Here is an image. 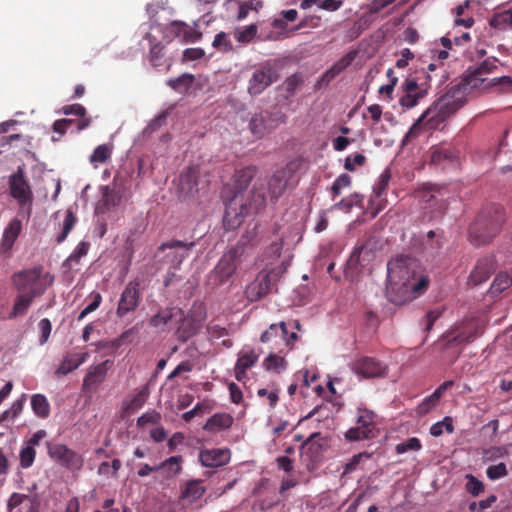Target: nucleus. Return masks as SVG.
I'll return each mask as SVG.
<instances>
[{
	"label": "nucleus",
	"mask_w": 512,
	"mask_h": 512,
	"mask_svg": "<svg viewBox=\"0 0 512 512\" xmlns=\"http://www.w3.org/2000/svg\"><path fill=\"white\" fill-rule=\"evenodd\" d=\"M119 196L114 193L109 187H105L103 189V196L101 201L96 207V212L104 213L106 210H109L111 207H115L119 203Z\"/></svg>",
	"instance_id": "nucleus-35"
},
{
	"label": "nucleus",
	"mask_w": 512,
	"mask_h": 512,
	"mask_svg": "<svg viewBox=\"0 0 512 512\" xmlns=\"http://www.w3.org/2000/svg\"><path fill=\"white\" fill-rule=\"evenodd\" d=\"M31 406L34 413L40 417L45 418L49 415L50 406L47 398L41 394H35L31 398Z\"/></svg>",
	"instance_id": "nucleus-38"
},
{
	"label": "nucleus",
	"mask_w": 512,
	"mask_h": 512,
	"mask_svg": "<svg viewBox=\"0 0 512 512\" xmlns=\"http://www.w3.org/2000/svg\"><path fill=\"white\" fill-rule=\"evenodd\" d=\"M390 177V172L387 169L381 173L378 182L374 186V193L376 194V196L380 197L384 193V191L387 188Z\"/></svg>",
	"instance_id": "nucleus-58"
},
{
	"label": "nucleus",
	"mask_w": 512,
	"mask_h": 512,
	"mask_svg": "<svg viewBox=\"0 0 512 512\" xmlns=\"http://www.w3.org/2000/svg\"><path fill=\"white\" fill-rule=\"evenodd\" d=\"M365 162V157L362 154L356 153L350 155L345 159L344 167L346 170L353 171L355 166L362 165Z\"/></svg>",
	"instance_id": "nucleus-62"
},
{
	"label": "nucleus",
	"mask_w": 512,
	"mask_h": 512,
	"mask_svg": "<svg viewBox=\"0 0 512 512\" xmlns=\"http://www.w3.org/2000/svg\"><path fill=\"white\" fill-rule=\"evenodd\" d=\"M444 429L448 433H452L454 430L452 418L451 417H445L442 421H439L437 423H434L430 428V434L434 437L441 436L444 432Z\"/></svg>",
	"instance_id": "nucleus-49"
},
{
	"label": "nucleus",
	"mask_w": 512,
	"mask_h": 512,
	"mask_svg": "<svg viewBox=\"0 0 512 512\" xmlns=\"http://www.w3.org/2000/svg\"><path fill=\"white\" fill-rule=\"evenodd\" d=\"M250 130L254 136L261 138L266 133V125L262 115H254L249 123Z\"/></svg>",
	"instance_id": "nucleus-51"
},
{
	"label": "nucleus",
	"mask_w": 512,
	"mask_h": 512,
	"mask_svg": "<svg viewBox=\"0 0 512 512\" xmlns=\"http://www.w3.org/2000/svg\"><path fill=\"white\" fill-rule=\"evenodd\" d=\"M261 6H262L261 2H257L255 5L252 3H248V2L241 3L238 8L237 20H239V21L244 20L248 16V14L251 10L257 11L258 8Z\"/></svg>",
	"instance_id": "nucleus-61"
},
{
	"label": "nucleus",
	"mask_w": 512,
	"mask_h": 512,
	"mask_svg": "<svg viewBox=\"0 0 512 512\" xmlns=\"http://www.w3.org/2000/svg\"><path fill=\"white\" fill-rule=\"evenodd\" d=\"M241 256L242 249L239 247H233L223 254L212 272L216 283H225L233 276L241 263Z\"/></svg>",
	"instance_id": "nucleus-10"
},
{
	"label": "nucleus",
	"mask_w": 512,
	"mask_h": 512,
	"mask_svg": "<svg viewBox=\"0 0 512 512\" xmlns=\"http://www.w3.org/2000/svg\"><path fill=\"white\" fill-rule=\"evenodd\" d=\"M294 168L291 165H286L277 169L270 179L264 184L263 192L267 199L271 201L279 198L283 193L293 185Z\"/></svg>",
	"instance_id": "nucleus-8"
},
{
	"label": "nucleus",
	"mask_w": 512,
	"mask_h": 512,
	"mask_svg": "<svg viewBox=\"0 0 512 512\" xmlns=\"http://www.w3.org/2000/svg\"><path fill=\"white\" fill-rule=\"evenodd\" d=\"M374 436L375 432H373L372 428H363L361 426L350 428L345 434V437L350 441L369 439Z\"/></svg>",
	"instance_id": "nucleus-45"
},
{
	"label": "nucleus",
	"mask_w": 512,
	"mask_h": 512,
	"mask_svg": "<svg viewBox=\"0 0 512 512\" xmlns=\"http://www.w3.org/2000/svg\"><path fill=\"white\" fill-rule=\"evenodd\" d=\"M209 411L208 407L203 405V404H197L193 409L185 412L183 415H182V418L186 421V422H189L193 419L194 416L196 415H204L206 414L207 412Z\"/></svg>",
	"instance_id": "nucleus-63"
},
{
	"label": "nucleus",
	"mask_w": 512,
	"mask_h": 512,
	"mask_svg": "<svg viewBox=\"0 0 512 512\" xmlns=\"http://www.w3.org/2000/svg\"><path fill=\"white\" fill-rule=\"evenodd\" d=\"M38 495L13 493L7 501V512H38Z\"/></svg>",
	"instance_id": "nucleus-17"
},
{
	"label": "nucleus",
	"mask_w": 512,
	"mask_h": 512,
	"mask_svg": "<svg viewBox=\"0 0 512 512\" xmlns=\"http://www.w3.org/2000/svg\"><path fill=\"white\" fill-rule=\"evenodd\" d=\"M508 455V449L504 446L492 447L484 452V457L487 461H494L499 458H505Z\"/></svg>",
	"instance_id": "nucleus-55"
},
{
	"label": "nucleus",
	"mask_w": 512,
	"mask_h": 512,
	"mask_svg": "<svg viewBox=\"0 0 512 512\" xmlns=\"http://www.w3.org/2000/svg\"><path fill=\"white\" fill-rule=\"evenodd\" d=\"M258 354L252 348H243L239 354L235 365V377L242 381L246 376V371L255 365L258 361Z\"/></svg>",
	"instance_id": "nucleus-21"
},
{
	"label": "nucleus",
	"mask_w": 512,
	"mask_h": 512,
	"mask_svg": "<svg viewBox=\"0 0 512 512\" xmlns=\"http://www.w3.org/2000/svg\"><path fill=\"white\" fill-rule=\"evenodd\" d=\"M47 451L54 462L70 471H79L83 467L82 456L64 444L47 442Z\"/></svg>",
	"instance_id": "nucleus-9"
},
{
	"label": "nucleus",
	"mask_w": 512,
	"mask_h": 512,
	"mask_svg": "<svg viewBox=\"0 0 512 512\" xmlns=\"http://www.w3.org/2000/svg\"><path fill=\"white\" fill-rule=\"evenodd\" d=\"M496 501V497L491 495L487 499L481 500L479 502H472L469 504V510L471 511H484L489 508Z\"/></svg>",
	"instance_id": "nucleus-64"
},
{
	"label": "nucleus",
	"mask_w": 512,
	"mask_h": 512,
	"mask_svg": "<svg viewBox=\"0 0 512 512\" xmlns=\"http://www.w3.org/2000/svg\"><path fill=\"white\" fill-rule=\"evenodd\" d=\"M492 209L493 216L489 212H484L479 221L470 228L469 238L476 245L490 241L503 221V208L493 206Z\"/></svg>",
	"instance_id": "nucleus-5"
},
{
	"label": "nucleus",
	"mask_w": 512,
	"mask_h": 512,
	"mask_svg": "<svg viewBox=\"0 0 512 512\" xmlns=\"http://www.w3.org/2000/svg\"><path fill=\"white\" fill-rule=\"evenodd\" d=\"M287 333V323L280 322L279 324H271L269 329L261 334L260 340L263 343L269 342L272 337L278 336L285 337Z\"/></svg>",
	"instance_id": "nucleus-44"
},
{
	"label": "nucleus",
	"mask_w": 512,
	"mask_h": 512,
	"mask_svg": "<svg viewBox=\"0 0 512 512\" xmlns=\"http://www.w3.org/2000/svg\"><path fill=\"white\" fill-rule=\"evenodd\" d=\"M415 198L424 209H430L437 201V192L431 185H425L415 193Z\"/></svg>",
	"instance_id": "nucleus-31"
},
{
	"label": "nucleus",
	"mask_w": 512,
	"mask_h": 512,
	"mask_svg": "<svg viewBox=\"0 0 512 512\" xmlns=\"http://www.w3.org/2000/svg\"><path fill=\"white\" fill-rule=\"evenodd\" d=\"M193 242L184 243L177 240L168 241L159 247V251L165 253V262L172 268L177 269L182 261L189 255Z\"/></svg>",
	"instance_id": "nucleus-13"
},
{
	"label": "nucleus",
	"mask_w": 512,
	"mask_h": 512,
	"mask_svg": "<svg viewBox=\"0 0 512 512\" xmlns=\"http://www.w3.org/2000/svg\"><path fill=\"white\" fill-rule=\"evenodd\" d=\"M18 294L15 298V302L13 305V309L11 312L12 317H17L19 315H23L26 313L30 305L32 304L33 300L36 295H33L31 293L23 292V291H17Z\"/></svg>",
	"instance_id": "nucleus-30"
},
{
	"label": "nucleus",
	"mask_w": 512,
	"mask_h": 512,
	"mask_svg": "<svg viewBox=\"0 0 512 512\" xmlns=\"http://www.w3.org/2000/svg\"><path fill=\"white\" fill-rule=\"evenodd\" d=\"M277 80V74L268 63L256 69L248 81L247 90L252 96L261 94Z\"/></svg>",
	"instance_id": "nucleus-11"
},
{
	"label": "nucleus",
	"mask_w": 512,
	"mask_h": 512,
	"mask_svg": "<svg viewBox=\"0 0 512 512\" xmlns=\"http://www.w3.org/2000/svg\"><path fill=\"white\" fill-rule=\"evenodd\" d=\"M182 457L172 456L162 462L159 467L167 471V476H175L181 470Z\"/></svg>",
	"instance_id": "nucleus-47"
},
{
	"label": "nucleus",
	"mask_w": 512,
	"mask_h": 512,
	"mask_svg": "<svg viewBox=\"0 0 512 512\" xmlns=\"http://www.w3.org/2000/svg\"><path fill=\"white\" fill-rule=\"evenodd\" d=\"M483 331V324L479 320L466 322L454 337L458 343H469L477 338Z\"/></svg>",
	"instance_id": "nucleus-27"
},
{
	"label": "nucleus",
	"mask_w": 512,
	"mask_h": 512,
	"mask_svg": "<svg viewBox=\"0 0 512 512\" xmlns=\"http://www.w3.org/2000/svg\"><path fill=\"white\" fill-rule=\"evenodd\" d=\"M286 270L287 267L281 264L268 272H260L256 279L246 287L245 294L247 299L254 302L268 294L271 291L272 285L282 277Z\"/></svg>",
	"instance_id": "nucleus-6"
},
{
	"label": "nucleus",
	"mask_w": 512,
	"mask_h": 512,
	"mask_svg": "<svg viewBox=\"0 0 512 512\" xmlns=\"http://www.w3.org/2000/svg\"><path fill=\"white\" fill-rule=\"evenodd\" d=\"M495 270V263L492 257H485L479 260L470 273L468 284L471 286L485 282Z\"/></svg>",
	"instance_id": "nucleus-20"
},
{
	"label": "nucleus",
	"mask_w": 512,
	"mask_h": 512,
	"mask_svg": "<svg viewBox=\"0 0 512 512\" xmlns=\"http://www.w3.org/2000/svg\"><path fill=\"white\" fill-rule=\"evenodd\" d=\"M204 316L205 315H204L203 307L201 305L195 306L193 308L192 313L189 314L187 316V318H185L183 320L184 324L187 323L190 325V322L192 323L189 330L183 332L185 337H189L195 333V331L200 327L202 321L204 320Z\"/></svg>",
	"instance_id": "nucleus-32"
},
{
	"label": "nucleus",
	"mask_w": 512,
	"mask_h": 512,
	"mask_svg": "<svg viewBox=\"0 0 512 512\" xmlns=\"http://www.w3.org/2000/svg\"><path fill=\"white\" fill-rule=\"evenodd\" d=\"M9 187L12 197L20 206V213L27 218L31 215L32 210V191L30 185L24 178L23 169L18 168L17 172L10 176Z\"/></svg>",
	"instance_id": "nucleus-7"
},
{
	"label": "nucleus",
	"mask_w": 512,
	"mask_h": 512,
	"mask_svg": "<svg viewBox=\"0 0 512 512\" xmlns=\"http://www.w3.org/2000/svg\"><path fill=\"white\" fill-rule=\"evenodd\" d=\"M212 46L223 53H227L233 50L232 41L229 35L225 32H219L215 35Z\"/></svg>",
	"instance_id": "nucleus-46"
},
{
	"label": "nucleus",
	"mask_w": 512,
	"mask_h": 512,
	"mask_svg": "<svg viewBox=\"0 0 512 512\" xmlns=\"http://www.w3.org/2000/svg\"><path fill=\"white\" fill-rule=\"evenodd\" d=\"M421 448L420 440L416 437H412L405 442L396 445V452L398 454H404L408 451H418Z\"/></svg>",
	"instance_id": "nucleus-53"
},
{
	"label": "nucleus",
	"mask_w": 512,
	"mask_h": 512,
	"mask_svg": "<svg viewBox=\"0 0 512 512\" xmlns=\"http://www.w3.org/2000/svg\"><path fill=\"white\" fill-rule=\"evenodd\" d=\"M255 175L253 167H246L237 172L235 176L236 191L226 204L223 223L226 229L238 228L244 218L253 210H258L267 203V197L263 192V182H255L252 189L248 190Z\"/></svg>",
	"instance_id": "nucleus-1"
},
{
	"label": "nucleus",
	"mask_w": 512,
	"mask_h": 512,
	"mask_svg": "<svg viewBox=\"0 0 512 512\" xmlns=\"http://www.w3.org/2000/svg\"><path fill=\"white\" fill-rule=\"evenodd\" d=\"M76 222H77L76 216L73 214V212L71 210H67L64 220H63V223H62V231L56 237V241L58 243L63 242L67 238V236L69 235V233L75 226Z\"/></svg>",
	"instance_id": "nucleus-42"
},
{
	"label": "nucleus",
	"mask_w": 512,
	"mask_h": 512,
	"mask_svg": "<svg viewBox=\"0 0 512 512\" xmlns=\"http://www.w3.org/2000/svg\"><path fill=\"white\" fill-rule=\"evenodd\" d=\"M112 150L113 146L109 144H101L97 146L89 157L90 163L94 165V167H97L98 164L104 163L111 157Z\"/></svg>",
	"instance_id": "nucleus-36"
},
{
	"label": "nucleus",
	"mask_w": 512,
	"mask_h": 512,
	"mask_svg": "<svg viewBox=\"0 0 512 512\" xmlns=\"http://www.w3.org/2000/svg\"><path fill=\"white\" fill-rule=\"evenodd\" d=\"M36 456V451L31 446H28L24 443L22 449L20 450V466L24 469L32 466Z\"/></svg>",
	"instance_id": "nucleus-50"
},
{
	"label": "nucleus",
	"mask_w": 512,
	"mask_h": 512,
	"mask_svg": "<svg viewBox=\"0 0 512 512\" xmlns=\"http://www.w3.org/2000/svg\"><path fill=\"white\" fill-rule=\"evenodd\" d=\"M351 184V178L347 174H341L336 178L332 185V193L334 196H337L340 194L341 190L343 188L349 187Z\"/></svg>",
	"instance_id": "nucleus-57"
},
{
	"label": "nucleus",
	"mask_w": 512,
	"mask_h": 512,
	"mask_svg": "<svg viewBox=\"0 0 512 512\" xmlns=\"http://www.w3.org/2000/svg\"><path fill=\"white\" fill-rule=\"evenodd\" d=\"M139 301V283L131 281L126 285L125 289L121 293L116 314L119 317H124L138 307Z\"/></svg>",
	"instance_id": "nucleus-15"
},
{
	"label": "nucleus",
	"mask_w": 512,
	"mask_h": 512,
	"mask_svg": "<svg viewBox=\"0 0 512 512\" xmlns=\"http://www.w3.org/2000/svg\"><path fill=\"white\" fill-rule=\"evenodd\" d=\"M53 276L44 273L41 267L21 271L13 276V283L17 291L31 293L36 296L42 295L53 283Z\"/></svg>",
	"instance_id": "nucleus-4"
},
{
	"label": "nucleus",
	"mask_w": 512,
	"mask_h": 512,
	"mask_svg": "<svg viewBox=\"0 0 512 512\" xmlns=\"http://www.w3.org/2000/svg\"><path fill=\"white\" fill-rule=\"evenodd\" d=\"M110 361L106 360L102 363L89 367L82 383V390L85 393L94 392L97 387L105 380Z\"/></svg>",
	"instance_id": "nucleus-18"
},
{
	"label": "nucleus",
	"mask_w": 512,
	"mask_h": 512,
	"mask_svg": "<svg viewBox=\"0 0 512 512\" xmlns=\"http://www.w3.org/2000/svg\"><path fill=\"white\" fill-rule=\"evenodd\" d=\"M351 370L362 378L378 377L384 374L386 366L371 357H362L350 363Z\"/></svg>",
	"instance_id": "nucleus-16"
},
{
	"label": "nucleus",
	"mask_w": 512,
	"mask_h": 512,
	"mask_svg": "<svg viewBox=\"0 0 512 512\" xmlns=\"http://www.w3.org/2000/svg\"><path fill=\"white\" fill-rule=\"evenodd\" d=\"M233 421V417L229 413H215L206 421L203 429L210 433H218L229 429Z\"/></svg>",
	"instance_id": "nucleus-24"
},
{
	"label": "nucleus",
	"mask_w": 512,
	"mask_h": 512,
	"mask_svg": "<svg viewBox=\"0 0 512 512\" xmlns=\"http://www.w3.org/2000/svg\"><path fill=\"white\" fill-rule=\"evenodd\" d=\"M205 487L199 480H192L187 483L185 489L182 491L180 501L183 506L192 505L205 493Z\"/></svg>",
	"instance_id": "nucleus-26"
},
{
	"label": "nucleus",
	"mask_w": 512,
	"mask_h": 512,
	"mask_svg": "<svg viewBox=\"0 0 512 512\" xmlns=\"http://www.w3.org/2000/svg\"><path fill=\"white\" fill-rule=\"evenodd\" d=\"M466 489L473 496L479 495L483 489V483L476 479L473 475H467Z\"/></svg>",
	"instance_id": "nucleus-59"
},
{
	"label": "nucleus",
	"mask_w": 512,
	"mask_h": 512,
	"mask_svg": "<svg viewBox=\"0 0 512 512\" xmlns=\"http://www.w3.org/2000/svg\"><path fill=\"white\" fill-rule=\"evenodd\" d=\"M206 171L200 165H193L184 170L179 177V190L185 195H191L198 191L200 184L206 183Z\"/></svg>",
	"instance_id": "nucleus-12"
},
{
	"label": "nucleus",
	"mask_w": 512,
	"mask_h": 512,
	"mask_svg": "<svg viewBox=\"0 0 512 512\" xmlns=\"http://www.w3.org/2000/svg\"><path fill=\"white\" fill-rule=\"evenodd\" d=\"M264 366L267 370L278 371L284 368V359L280 356L271 354L265 359Z\"/></svg>",
	"instance_id": "nucleus-60"
},
{
	"label": "nucleus",
	"mask_w": 512,
	"mask_h": 512,
	"mask_svg": "<svg viewBox=\"0 0 512 512\" xmlns=\"http://www.w3.org/2000/svg\"><path fill=\"white\" fill-rule=\"evenodd\" d=\"M511 284L512 278L507 273L501 272L495 277L489 290L490 294L498 295L505 289L509 288Z\"/></svg>",
	"instance_id": "nucleus-40"
},
{
	"label": "nucleus",
	"mask_w": 512,
	"mask_h": 512,
	"mask_svg": "<svg viewBox=\"0 0 512 512\" xmlns=\"http://www.w3.org/2000/svg\"><path fill=\"white\" fill-rule=\"evenodd\" d=\"M454 157V153L451 148L441 145L431 148V162L433 164H442L446 160H451Z\"/></svg>",
	"instance_id": "nucleus-39"
},
{
	"label": "nucleus",
	"mask_w": 512,
	"mask_h": 512,
	"mask_svg": "<svg viewBox=\"0 0 512 512\" xmlns=\"http://www.w3.org/2000/svg\"><path fill=\"white\" fill-rule=\"evenodd\" d=\"M257 25L250 24L245 27H238L234 30V38L240 44H249L257 35Z\"/></svg>",
	"instance_id": "nucleus-34"
},
{
	"label": "nucleus",
	"mask_w": 512,
	"mask_h": 512,
	"mask_svg": "<svg viewBox=\"0 0 512 512\" xmlns=\"http://www.w3.org/2000/svg\"><path fill=\"white\" fill-rule=\"evenodd\" d=\"M231 453L226 448L204 449L199 453V461L202 466L217 468L230 461Z\"/></svg>",
	"instance_id": "nucleus-19"
},
{
	"label": "nucleus",
	"mask_w": 512,
	"mask_h": 512,
	"mask_svg": "<svg viewBox=\"0 0 512 512\" xmlns=\"http://www.w3.org/2000/svg\"><path fill=\"white\" fill-rule=\"evenodd\" d=\"M22 230V223L19 219H13L9 222L7 227L4 229L0 251L6 253L11 250L14 242L18 238Z\"/></svg>",
	"instance_id": "nucleus-25"
},
{
	"label": "nucleus",
	"mask_w": 512,
	"mask_h": 512,
	"mask_svg": "<svg viewBox=\"0 0 512 512\" xmlns=\"http://www.w3.org/2000/svg\"><path fill=\"white\" fill-rule=\"evenodd\" d=\"M89 247L90 243L88 241H81L65 260L63 265L71 269L75 264L79 263L82 257L87 255Z\"/></svg>",
	"instance_id": "nucleus-37"
},
{
	"label": "nucleus",
	"mask_w": 512,
	"mask_h": 512,
	"mask_svg": "<svg viewBox=\"0 0 512 512\" xmlns=\"http://www.w3.org/2000/svg\"><path fill=\"white\" fill-rule=\"evenodd\" d=\"M495 62L496 60L495 59H486L484 60L474 71V75L470 76L469 80H468V84L469 85H476V83H474V81L480 79L482 80L480 77L484 74H488V73H491L495 68H496V65H495Z\"/></svg>",
	"instance_id": "nucleus-41"
},
{
	"label": "nucleus",
	"mask_w": 512,
	"mask_h": 512,
	"mask_svg": "<svg viewBox=\"0 0 512 512\" xmlns=\"http://www.w3.org/2000/svg\"><path fill=\"white\" fill-rule=\"evenodd\" d=\"M464 103L465 89L458 85L453 86L420 115L405 134L403 142L416 138L422 130L438 129Z\"/></svg>",
	"instance_id": "nucleus-3"
},
{
	"label": "nucleus",
	"mask_w": 512,
	"mask_h": 512,
	"mask_svg": "<svg viewBox=\"0 0 512 512\" xmlns=\"http://www.w3.org/2000/svg\"><path fill=\"white\" fill-rule=\"evenodd\" d=\"M170 30L174 32L176 36L182 37L186 42H196L200 38V34L191 31L190 27L185 23L173 22L170 25Z\"/></svg>",
	"instance_id": "nucleus-33"
},
{
	"label": "nucleus",
	"mask_w": 512,
	"mask_h": 512,
	"mask_svg": "<svg viewBox=\"0 0 512 512\" xmlns=\"http://www.w3.org/2000/svg\"><path fill=\"white\" fill-rule=\"evenodd\" d=\"M402 89L403 95L399 99V104L404 109L416 107L427 94V89L420 86L413 78H407L402 83Z\"/></svg>",
	"instance_id": "nucleus-14"
},
{
	"label": "nucleus",
	"mask_w": 512,
	"mask_h": 512,
	"mask_svg": "<svg viewBox=\"0 0 512 512\" xmlns=\"http://www.w3.org/2000/svg\"><path fill=\"white\" fill-rule=\"evenodd\" d=\"M174 318L182 319V312L179 309L163 310L151 318L150 325L155 328H162L169 325Z\"/></svg>",
	"instance_id": "nucleus-29"
},
{
	"label": "nucleus",
	"mask_w": 512,
	"mask_h": 512,
	"mask_svg": "<svg viewBox=\"0 0 512 512\" xmlns=\"http://www.w3.org/2000/svg\"><path fill=\"white\" fill-rule=\"evenodd\" d=\"M356 53L354 51L347 53L336 63L332 65L319 79V87L327 86L337 75L343 72L354 61Z\"/></svg>",
	"instance_id": "nucleus-22"
},
{
	"label": "nucleus",
	"mask_w": 512,
	"mask_h": 512,
	"mask_svg": "<svg viewBox=\"0 0 512 512\" xmlns=\"http://www.w3.org/2000/svg\"><path fill=\"white\" fill-rule=\"evenodd\" d=\"M193 82V76L191 74H183L175 79H169L167 84L173 89L183 92L188 89V87Z\"/></svg>",
	"instance_id": "nucleus-48"
},
{
	"label": "nucleus",
	"mask_w": 512,
	"mask_h": 512,
	"mask_svg": "<svg viewBox=\"0 0 512 512\" xmlns=\"http://www.w3.org/2000/svg\"><path fill=\"white\" fill-rule=\"evenodd\" d=\"M25 400V394H23L19 399L15 400L11 407L3 412L2 416L0 417L1 422L4 420H14L16 417H18L23 410Z\"/></svg>",
	"instance_id": "nucleus-43"
},
{
	"label": "nucleus",
	"mask_w": 512,
	"mask_h": 512,
	"mask_svg": "<svg viewBox=\"0 0 512 512\" xmlns=\"http://www.w3.org/2000/svg\"><path fill=\"white\" fill-rule=\"evenodd\" d=\"M148 396V386L142 387L135 395L123 402V410L129 414L134 413L145 404Z\"/></svg>",
	"instance_id": "nucleus-28"
},
{
	"label": "nucleus",
	"mask_w": 512,
	"mask_h": 512,
	"mask_svg": "<svg viewBox=\"0 0 512 512\" xmlns=\"http://www.w3.org/2000/svg\"><path fill=\"white\" fill-rule=\"evenodd\" d=\"M486 474L490 480H497L507 476L508 471L506 465L501 462L496 465L489 466L486 470Z\"/></svg>",
	"instance_id": "nucleus-54"
},
{
	"label": "nucleus",
	"mask_w": 512,
	"mask_h": 512,
	"mask_svg": "<svg viewBox=\"0 0 512 512\" xmlns=\"http://www.w3.org/2000/svg\"><path fill=\"white\" fill-rule=\"evenodd\" d=\"M374 418L375 415L372 411L363 408L358 409L357 423L359 426L363 428H372L373 432H375Z\"/></svg>",
	"instance_id": "nucleus-52"
},
{
	"label": "nucleus",
	"mask_w": 512,
	"mask_h": 512,
	"mask_svg": "<svg viewBox=\"0 0 512 512\" xmlns=\"http://www.w3.org/2000/svg\"><path fill=\"white\" fill-rule=\"evenodd\" d=\"M88 357L89 354L87 352L66 353L55 373L57 375H67L85 363L88 360Z\"/></svg>",
	"instance_id": "nucleus-23"
},
{
	"label": "nucleus",
	"mask_w": 512,
	"mask_h": 512,
	"mask_svg": "<svg viewBox=\"0 0 512 512\" xmlns=\"http://www.w3.org/2000/svg\"><path fill=\"white\" fill-rule=\"evenodd\" d=\"M416 262L408 257H396L387 264L386 293L389 300L402 304L421 295L428 287V279L416 276Z\"/></svg>",
	"instance_id": "nucleus-2"
},
{
	"label": "nucleus",
	"mask_w": 512,
	"mask_h": 512,
	"mask_svg": "<svg viewBox=\"0 0 512 512\" xmlns=\"http://www.w3.org/2000/svg\"><path fill=\"white\" fill-rule=\"evenodd\" d=\"M269 425L272 427V432L275 436H280L282 432L287 430L291 431L294 428L293 424L288 420H280L276 423L273 417L269 419Z\"/></svg>",
	"instance_id": "nucleus-56"
}]
</instances>
